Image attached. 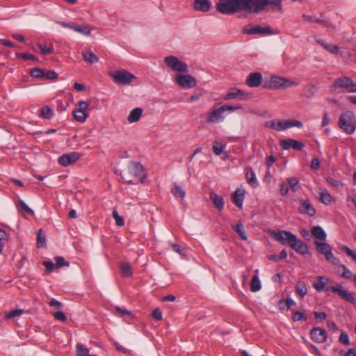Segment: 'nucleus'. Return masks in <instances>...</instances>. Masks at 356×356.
Segmentation results:
<instances>
[{
  "instance_id": "1",
  "label": "nucleus",
  "mask_w": 356,
  "mask_h": 356,
  "mask_svg": "<svg viewBox=\"0 0 356 356\" xmlns=\"http://www.w3.org/2000/svg\"><path fill=\"white\" fill-rule=\"evenodd\" d=\"M270 6L273 11H282V0H218L216 10L223 15H233L240 11L258 13Z\"/></svg>"
},
{
  "instance_id": "2",
  "label": "nucleus",
  "mask_w": 356,
  "mask_h": 356,
  "mask_svg": "<svg viewBox=\"0 0 356 356\" xmlns=\"http://www.w3.org/2000/svg\"><path fill=\"white\" fill-rule=\"evenodd\" d=\"M270 236L282 245H289V247L296 252L306 255L309 254V248L307 244L303 243L300 239L291 232L282 230L276 232L275 230L270 231Z\"/></svg>"
},
{
  "instance_id": "3",
  "label": "nucleus",
  "mask_w": 356,
  "mask_h": 356,
  "mask_svg": "<svg viewBox=\"0 0 356 356\" xmlns=\"http://www.w3.org/2000/svg\"><path fill=\"white\" fill-rule=\"evenodd\" d=\"M338 125L346 134H353L356 129L354 113L351 111L341 113L339 116Z\"/></svg>"
},
{
  "instance_id": "4",
  "label": "nucleus",
  "mask_w": 356,
  "mask_h": 356,
  "mask_svg": "<svg viewBox=\"0 0 356 356\" xmlns=\"http://www.w3.org/2000/svg\"><path fill=\"white\" fill-rule=\"evenodd\" d=\"M314 244L316 247V252L323 255L327 261L331 262L335 266L339 264V260L332 254V247L329 243L323 241H315Z\"/></svg>"
},
{
  "instance_id": "5",
  "label": "nucleus",
  "mask_w": 356,
  "mask_h": 356,
  "mask_svg": "<svg viewBox=\"0 0 356 356\" xmlns=\"http://www.w3.org/2000/svg\"><path fill=\"white\" fill-rule=\"evenodd\" d=\"M108 74L116 83L123 86L129 84L136 78L133 74L124 70L111 72Z\"/></svg>"
},
{
  "instance_id": "6",
  "label": "nucleus",
  "mask_w": 356,
  "mask_h": 356,
  "mask_svg": "<svg viewBox=\"0 0 356 356\" xmlns=\"http://www.w3.org/2000/svg\"><path fill=\"white\" fill-rule=\"evenodd\" d=\"M164 62L167 66L170 67L173 71L187 73L188 72V65L179 60L175 56H168L164 58Z\"/></svg>"
},
{
  "instance_id": "7",
  "label": "nucleus",
  "mask_w": 356,
  "mask_h": 356,
  "mask_svg": "<svg viewBox=\"0 0 356 356\" xmlns=\"http://www.w3.org/2000/svg\"><path fill=\"white\" fill-rule=\"evenodd\" d=\"M251 277L250 282V289L252 292L259 291L261 288V283L259 279V272L258 269L252 271L248 269L243 273V282H245L248 277Z\"/></svg>"
},
{
  "instance_id": "8",
  "label": "nucleus",
  "mask_w": 356,
  "mask_h": 356,
  "mask_svg": "<svg viewBox=\"0 0 356 356\" xmlns=\"http://www.w3.org/2000/svg\"><path fill=\"white\" fill-rule=\"evenodd\" d=\"M243 33L248 35H271L275 32L270 26L261 27L254 26L252 24H248L243 28Z\"/></svg>"
},
{
  "instance_id": "9",
  "label": "nucleus",
  "mask_w": 356,
  "mask_h": 356,
  "mask_svg": "<svg viewBox=\"0 0 356 356\" xmlns=\"http://www.w3.org/2000/svg\"><path fill=\"white\" fill-rule=\"evenodd\" d=\"M175 81L179 86L185 89L194 88L197 85L196 79L190 74H177L175 77Z\"/></svg>"
},
{
  "instance_id": "10",
  "label": "nucleus",
  "mask_w": 356,
  "mask_h": 356,
  "mask_svg": "<svg viewBox=\"0 0 356 356\" xmlns=\"http://www.w3.org/2000/svg\"><path fill=\"white\" fill-rule=\"evenodd\" d=\"M225 109L222 106H213L211 111L207 113L205 120L207 123H216L224 120L222 114Z\"/></svg>"
},
{
  "instance_id": "11",
  "label": "nucleus",
  "mask_w": 356,
  "mask_h": 356,
  "mask_svg": "<svg viewBox=\"0 0 356 356\" xmlns=\"http://www.w3.org/2000/svg\"><path fill=\"white\" fill-rule=\"evenodd\" d=\"M313 286L319 292L330 291L333 293V289L337 288V286L332 285L330 280L323 276L318 277V280L313 283Z\"/></svg>"
},
{
  "instance_id": "12",
  "label": "nucleus",
  "mask_w": 356,
  "mask_h": 356,
  "mask_svg": "<svg viewBox=\"0 0 356 356\" xmlns=\"http://www.w3.org/2000/svg\"><path fill=\"white\" fill-rule=\"evenodd\" d=\"M57 23L64 28L70 29L86 36L90 35L91 32L90 28L86 24L78 25L74 22L67 23L65 22H58Z\"/></svg>"
},
{
  "instance_id": "13",
  "label": "nucleus",
  "mask_w": 356,
  "mask_h": 356,
  "mask_svg": "<svg viewBox=\"0 0 356 356\" xmlns=\"http://www.w3.org/2000/svg\"><path fill=\"white\" fill-rule=\"evenodd\" d=\"M351 85L352 79L350 77L342 76L337 79L330 86V88L332 91H334L337 88H340L350 92Z\"/></svg>"
},
{
  "instance_id": "14",
  "label": "nucleus",
  "mask_w": 356,
  "mask_h": 356,
  "mask_svg": "<svg viewBox=\"0 0 356 356\" xmlns=\"http://www.w3.org/2000/svg\"><path fill=\"white\" fill-rule=\"evenodd\" d=\"M80 156L81 154L76 152H72L60 156L58 159V162L62 166H67L79 160Z\"/></svg>"
},
{
  "instance_id": "15",
  "label": "nucleus",
  "mask_w": 356,
  "mask_h": 356,
  "mask_svg": "<svg viewBox=\"0 0 356 356\" xmlns=\"http://www.w3.org/2000/svg\"><path fill=\"white\" fill-rule=\"evenodd\" d=\"M310 336L313 341L316 343H323L327 340L326 331L321 327H316L311 330Z\"/></svg>"
},
{
  "instance_id": "16",
  "label": "nucleus",
  "mask_w": 356,
  "mask_h": 356,
  "mask_svg": "<svg viewBox=\"0 0 356 356\" xmlns=\"http://www.w3.org/2000/svg\"><path fill=\"white\" fill-rule=\"evenodd\" d=\"M249 98L248 93H245L243 90L237 88H234L228 92L223 97L225 100L230 99H238V100H245Z\"/></svg>"
},
{
  "instance_id": "17",
  "label": "nucleus",
  "mask_w": 356,
  "mask_h": 356,
  "mask_svg": "<svg viewBox=\"0 0 356 356\" xmlns=\"http://www.w3.org/2000/svg\"><path fill=\"white\" fill-rule=\"evenodd\" d=\"M280 145L284 149H289L292 147L298 151L302 150L305 147V144L303 143L291 138L282 140L280 141Z\"/></svg>"
},
{
  "instance_id": "18",
  "label": "nucleus",
  "mask_w": 356,
  "mask_h": 356,
  "mask_svg": "<svg viewBox=\"0 0 356 356\" xmlns=\"http://www.w3.org/2000/svg\"><path fill=\"white\" fill-rule=\"evenodd\" d=\"M298 211L300 213L307 214L309 216H314L316 213L315 208L307 200H300Z\"/></svg>"
},
{
  "instance_id": "19",
  "label": "nucleus",
  "mask_w": 356,
  "mask_h": 356,
  "mask_svg": "<svg viewBox=\"0 0 356 356\" xmlns=\"http://www.w3.org/2000/svg\"><path fill=\"white\" fill-rule=\"evenodd\" d=\"M302 19L308 22H315L316 24H319L325 27H329L330 26V22L328 19H327L323 13H321L320 17H316L314 16L307 15L304 14L302 15Z\"/></svg>"
},
{
  "instance_id": "20",
  "label": "nucleus",
  "mask_w": 356,
  "mask_h": 356,
  "mask_svg": "<svg viewBox=\"0 0 356 356\" xmlns=\"http://www.w3.org/2000/svg\"><path fill=\"white\" fill-rule=\"evenodd\" d=\"M262 81V74L260 72L250 73L247 79L246 84L251 88H256L261 85Z\"/></svg>"
},
{
  "instance_id": "21",
  "label": "nucleus",
  "mask_w": 356,
  "mask_h": 356,
  "mask_svg": "<svg viewBox=\"0 0 356 356\" xmlns=\"http://www.w3.org/2000/svg\"><path fill=\"white\" fill-rule=\"evenodd\" d=\"M144 170L143 166L138 162L131 161L128 165V172L131 176L138 177Z\"/></svg>"
},
{
  "instance_id": "22",
  "label": "nucleus",
  "mask_w": 356,
  "mask_h": 356,
  "mask_svg": "<svg viewBox=\"0 0 356 356\" xmlns=\"http://www.w3.org/2000/svg\"><path fill=\"white\" fill-rule=\"evenodd\" d=\"M333 293H337L341 298L351 304H355L356 302L355 293H349L343 289H339L338 287L333 289Z\"/></svg>"
},
{
  "instance_id": "23",
  "label": "nucleus",
  "mask_w": 356,
  "mask_h": 356,
  "mask_svg": "<svg viewBox=\"0 0 356 356\" xmlns=\"http://www.w3.org/2000/svg\"><path fill=\"white\" fill-rule=\"evenodd\" d=\"M245 196V191L241 188H237L232 195L233 202L236 206L241 209Z\"/></svg>"
},
{
  "instance_id": "24",
  "label": "nucleus",
  "mask_w": 356,
  "mask_h": 356,
  "mask_svg": "<svg viewBox=\"0 0 356 356\" xmlns=\"http://www.w3.org/2000/svg\"><path fill=\"white\" fill-rule=\"evenodd\" d=\"M193 8L201 12H208L211 9V3L209 0H194Z\"/></svg>"
},
{
  "instance_id": "25",
  "label": "nucleus",
  "mask_w": 356,
  "mask_h": 356,
  "mask_svg": "<svg viewBox=\"0 0 356 356\" xmlns=\"http://www.w3.org/2000/svg\"><path fill=\"white\" fill-rule=\"evenodd\" d=\"M311 234L316 239L321 241H325L326 240L327 234L319 225L312 227L311 229Z\"/></svg>"
},
{
  "instance_id": "26",
  "label": "nucleus",
  "mask_w": 356,
  "mask_h": 356,
  "mask_svg": "<svg viewBox=\"0 0 356 356\" xmlns=\"http://www.w3.org/2000/svg\"><path fill=\"white\" fill-rule=\"evenodd\" d=\"M318 90L317 86L312 83L305 85L301 92V96L307 98L312 97Z\"/></svg>"
},
{
  "instance_id": "27",
  "label": "nucleus",
  "mask_w": 356,
  "mask_h": 356,
  "mask_svg": "<svg viewBox=\"0 0 356 356\" xmlns=\"http://www.w3.org/2000/svg\"><path fill=\"white\" fill-rule=\"evenodd\" d=\"M283 76H273L270 78L268 86L266 85L264 87L271 89H281L283 88Z\"/></svg>"
},
{
  "instance_id": "28",
  "label": "nucleus",
  "mask_w": 356,
  "mask_h": 356,
  "mask_svg": "<svg viewBox=\"0 0 356 356\" xmlns=\"http://www.w3.org/2000/svg\"><path fill=\"white\" fill-rule=\"evenodd\" d=\"M209 196L215 207L218 209V211H221L223 209L225 204L222 197L213 192L210 193Z\"/></svg>"
},
{
  "instance_id": "29",
  "label": "nucleus",
  "mask_w": 356,
  "mask_h": 356,
  "mask_svg": "<svg viewBox=\"0 0 356 356\" xmlns=\"http://www.w3.org/2000/svg\"><path fill=\"white\" fill-rule=\"evenodd\" d=\"M245 178L247 182L253 188H255L258 185L255 174L252 168L250 166L247 167L246 168Z\"/></svg>"
},
{
  "instance_id": "30",
  "label": "nucleus",
  "mask_w": 356,
  "mask_h": 356,
  "mask_svg": "<svg viewBox=\"0 0 356 356\" xmlns=\"http://www.w3.org/2000/svg\"><path fill=\"white\" fill-rule=\"evenodd\" d=\"M296 293L302 299L307 293V287L306 284L302 281H298L295 286Z\"/></svg>"
},
{
  "instance_id": "31",
  "label": "nucleus",
  "mask_w": 356,
  "mask_h": 356,
  "mask_svg": "<svg viewBox=\"0 0 356 356\" xmlns=\"http://www.w3.org/2000/svg\"><path fill=\"white\" fill-rule=\"evenodd\" d=\"M171 193L176 198H180L183 200L186 195L185 191L182 187L178 185L177 183H173L171 188Z\"/></svg>"
},
{
  "instance_id": "32",
  "label": "nucleus",
  "mask_w": 356,
  "mask_h": 356,
  "mask_svg": "<svg viewBox=\"0 0 356 356\" xmlns=\"http://www.w3.org/2000/svg\"><path fill=\"white\" fill-rule=\"evenodd\" d=\"M114 314L115 316L123 318L124 319L132 318L134 317L132 313L130 311L124 308H121L118 306L115 307Z\"/></svg>"
},
{
  "instance_id": "33",
  "label": "nucleus",
  "mask_w": 356,
  "mask_h": 356,
  "mask_svg": "<svg viewBox=\"0 0 356 356\" xmlns=\"http://www.w3.org/2000/svg\"><path fill=\"white\" fill-rule=\"evenodd\" d=\"M142 113H143V110H142V108H140L139 107L133 109L130 112V113L127 118L128 121L130 123L138 122L142 115Z\"/></svg>"
},
{
  "instance_id": "34",
  "label": "nucleus",
  "mask_w": 356,
  "mask_h": 356,
  "mask_svg": "<svg viewBox=\"0 0 356 356\" xmlns=\"http://www.w3.org/2000/svg\"><path fill=\"white\" fill-rule=\"evenodd\" d=\"M82 56L86 62L90 64H93L99 61V57L92 51H83Z\"/></svg>"
},
{
  "instance_id": "35",
  "label": "nucleus",
  "mask_w": 356,
  "mask_h": 356,
  "mask_svg": "<svg viewBox=\"0 0 356 356\" xmlns=\"http://www.w3.org/2000/svg\"><path fill=\"white\" fill-rule=\"evenodd\" d=\"M232 227L243 240H247L248 236L241 222H239L235 225H232Z\"/></svg>"
},
{
  "instance_id": "36",
  "label": "nucleus",
  "mask_w": 356,
  "mask_h": 356,
  "mask_svg": "<svg viewBox=\"0 0 356 356\" xmlns=\"http://www.w3.org/2000/svg\"><path fill=\"white\" fill-rule=\"evenodd\" d=\"M37 247L38 248H44L46 246V236L42 233V229H40L37 232Z\"/></svg>"
},
{
  "instance_id": "37",
  "label": "nucleus",
  "mask_w": 356,
  "mask_h": 356,
  "mask_svg": "<svg viewBox=\"0 0 356 356\" xmlns=\"http://www.w3.org/2000/svg\"><path fill=\"white\" fill-rule=\"evenodd\" d=\"M37 47L38 48V50L43 55H47L53 53L54 51V47L51 44H42L38 43L37 44Z\"/></svg>"
},
{
  "instance_id": "38",
  "label": "nucleus",
  "mask_w": 356,
  "mask_h": 356,
  "mask_svg": "<svg viewBox=\"0 0 356 356\" xmlns=\"http://www.w3.org/2000/svg\"><path fill=\"white\" fill-rule=\"evenodd\" d=\"M73 115L77 122H84L88 117V113L74 109L73 111Z\"/></svg>"
},
{
  "instance_id": "39",
  "label": "nucleus",
  "mask_w": 356,
  "mask_h": 356,
  "mask_svg": "<svg viewBox=\"0 0 356 356\" xmlns=\"http://www.w3.org/2000/svg\"><path fill=\"white\" fill-rule=\"evenodd\" d=\"M317 42L332 54H337L339 52V48L336 45L325 43L320 40H317Z\"/></svg>"
},
{
  "instance_id": "40",
  "label": "nucleus",
  "mask_w": 356,
  "mask_h": 356,
  "mask_svg": "<svg viewBox=\"0 0 356 356\" xmlns=\"http://www.w3.org/2000/svg\"><path fill=\"white\" fill-rule=\"evenodd\" d=\"M339 248L341 252H344L348 257L356 262V251L353 250L348 246L343 245H340Z\"/></svg>"
},
{
  "instance_id": "41",
  "label": "nucleus",
  "mask_w": 356,
  "mask_h": 356,
  "mask_svg": "<svg viewBox=\"0 0 356 356\" xmlns=\"http://www.w3.org/2000/svg\"><path fill=\"white\" fill-rule=\"evenodd\" d=\"M287 182L293 192L298 191L301 188L299 184V180L295 177H289Z\"/></svg>"
},
{
  "instance_id": "42",
  "label": "nucleus",
  "mask_w": 356,
  "mask_h": 356,
  "mask_svg": "<svg viewBox=\"0 0 356 356\" xmlns=\"http://www.w3.org/2000/svg\"><path fill=\"white\" fill-rule=\"evenodd\" d=\"M17 208L19 212L29 213L30 215H33L34 211L29 208L26 203L23 200H19L17 203Z\"/></svg>"
},
{
  "instance_id": "43",
  "label": "nucleus",
  "mask_w": 356,
  "mask_h": 356,
  "mask_svg": "<svg viewBox=\"0 0 356 356\" xmlns=\"http://www.w3.org/2000/svg\"><path fill=\"white\" fill-rule=\"evenodd\" d=\"M76 356H87L89 355V349L81 343L76 345Z\"/></svg>"
},
{
  "instance_id": "44",
  "label": "nucleus",
  "mask_w": 356,
  "mask_h": 356,
  "mask_svg": "<svg viewBox=\"0 0 356 356\" xmlns=\"http://www.w3.org/2000/svg\"><path fill=\"white\" fill-rule=\"evenodd\" d=\"M41 115L45 119H51L54 116V111L49 106L45 105L41 108Z\"/></svg>"
},
{
  "instance_id": "45",
  "label": "nucleus",
  "mask_w": 356,
  "mask_h": 356,
  "mask_svg": "<svg viewBox=\"0 0 356 356\" xmlns=\"http://www.w3.org/2000/svg\"><path fill=\"white\" fill-rule=\"evenodd\" d=\"M291 319L294 322L306 321L307 320V317L304 314L303 312L297 311L293 313Z\"/></svg>"
},
{
  "instance_id": "46",
  "label": "nucleus",
  "mask_w": 356,
  "mask_h": 356,
  "mask_svg": "<svg viewBox=\"0 0 356 356\" xmlns=\"http://www.w3.org/2000/svg\"><path fill=\"white\" fill-rule=\"evenodd\" d=\"M276 131H282L291 128V124L287 122V120L275 121Z\"/></svg>"
},
{
  "instance_id": "47",
  "label": "nucleus",
  "mask_w": 356,
  "mask_h": 356,
  "mask_svg": "<svg viewBox=\"0 0 356 356\" xmlns=\"http://www.w3.org/2000/svg\"><path fill=\"white\" fill-rule=\"evenodd\" d=\"M30 74L32 77L43 79L44 78V71L39 67L33 69Z\"/></svg>"
},
{
  "instance_id": "48",
  "label": "nucleus",
  "mask_w": 356,
  "mask_h": 356,
  "mask_svg": "<svg viewBox=\"0 0 356 356\" xmlns=\"http://www.w3.org/2000/svg\"><path fill=\"white\" fill-rule=\"evenodd\" d=\"M112 216L115 220V225L119 227H122L124 225V219L122 216L118 214L116 209H113L112 212Z\"/></svg>"
},
{
  "instance_id": "49",
  "label": "nucleus",
  "mask_w": 356,
  "mask_h": 356,
  "mask_svg": "<svg viewBox=\"0 0 356 356\" xmlns=\"http://www.w3.org/2000/svg\"><path fill=\"white\" fill-rule=\"evenodd\" d=\"M225 149V145L218 143V141H215L213 145V150L216 155L219 156L222 154Z\"/></svg>"
},
{
  "instance_id": "50",
  "label": "nucleus",
  "mask_w": 356,
  "mask_h": 356,
  "mask_svg": "<svg viewBox=\"0 0 356 356\" xmlns=\"http://www.w3.org/2000/svg\"><path fill=\"white\" fill-rule=\"evenodd\" d=\"M320 200L325 204H329L331 203L332 200V197L330 194L327 193H320Z\"/></svg>"
},
{
  "instance_id": "51",
  "label": "nucleus",
  "mask_w": 356,
  "mask_h": 356,
  "mask_svg": "<svg viewBox=\"0 0 356 356\" xmlns=\"http://www.w3.org/2000/svg\"><path fill=\"white\" fill-rule=\"evenodd\" d=\"M23 313H24V310H22V309H13L11 311H10L9 312H8L6 314L5 317L7 319L13 318H15L16 316H20Z\"/></svg>"
},
{
  "instance_id": "52",
  "label": "nucleus",
  "mask_w": 356,
  "mask_h": 356,
  "mask_svg": "<svg viewBox=\"0 0 356 356\" xmlns=\"http://www.w3.org/2000/svg\"><path fill=\"white\" fill-rule=\"evenodd\" d=\"M55 267H62L64 266H70V263L68 261H65L64 257H55Z\"/></svg>"
},
{
  "instance_id": "53",
  "label": "nucleus",
  "mask_w": 356,
  "mask_h": 356,
  "mask_svg": "<svg viewBox=\"0 0 356 356\" xmlns=\"http://www.w3.org/2000/svg\"><path fill=\"white\" fill-rule=\"evenodd\" d=\"M339 341L346 346L350 344L349 336L346 332H342L339 336Z\"/></svg>"
},
{
  "instance_id": "54",
  "label": "nucleus",
  "mask_w": 356,
  "mask_h": 356,
  "mask_svg": "<svg viewBox=\"0 0 356 356\" xmlns=\"http://www.w3.org/2000/svg\"><path fill=\"white\" fill-rule=\"evenodd\" d=\"M88 106H89V104L88 102H86L85 101H80L77 104L75 109L78 110V111H83L84 113H87V111L88 110Z\"/></svg>"
},
{
  "instance_id": "55",
  "label": "nucleus",
  "mask_w": 356,
  "mask_h": 356,
  "mask_svg": "<svg viewBox=\"0 0 356 356\" xmlns=\"http://www.w3.org/2000/svg\"><path fill=\"white\" fill-rule=\"evenodd\" d=\"M326 181L330 184L332 185V186H334V188H338L341 186H343V184L339 181V180H337L332 177H328L326 178Z\"/></svg>"
},
{
  "instance_id": "56",
  "label": "nucleus",
  "mask_w": 356,
  "mask_h": 356,
  "mask_svg": "<svg viewBox=\"0 0 356 356\" xmlns=\"http://www.w3.org/2000/svg\"><path fill=\"white\" fill-rule=\"evenodd\" d=\"M172 250L179 253V254L181 255H184L186 252V250L185 248L182 247L181 245L179 244H177V243H175V244H172Z\"/></svg>"
},
{
  "instance_id": "57",
  "label": "nucleus",
  "mask_w": 356,
  "mask_h": 356,
  "mask_svg": "<svg viewBox=\"0 0 356 356\" xmlns=\"http://www.w3.org/2000/svg\"><path fill=\"white\" fill-rule=\"evenodd\" d=\"M343 271L342 273H341V276L342 277H344L346 279L351 280H353L354 279V277H355L356 274H353L349 268H343Z\"/></svg>"
},
{
  "instance_id": "58",
  "label": "nucleus",
  "mask_w": 356,
  "mask_h": 356,
  "mask_svg": "<svg viewBox=\"0 0 356 356\" xmlns=\"http://www.w3.org/2000/svg\"><path fill=\"white\" fill-rule=\"evenodd\" d=\"M283 83V89L288 88L291 86H296L298 85V83L291 81L289 79L286 77H284Z\"/></svg>"
},
{
  "instance_id": "59",
  "label": "nucleus",
  "mask_w": 356,
  "mask_h": 356,
  "mask_svg": "<svg viewBox=\"0 0 356 356\" xmlns=\"http://www.w3.org/2000/svg\"><path fill=\"white\" fill-rule=\"evenodd\" d=\"M113 346H115V349L120 352V353H124V354H126L129 352L128 349H127L125 347H124L123 346H122L121 344H120V343H118V341H113Z\"/></svg>"
},
{
  "instance_id": "60",
  "label": "nucleus",
  "mask_w": 356,
  "mask_h": 356,
  "mask_svg": "<svg viewBox=\"0 0 356 356\" xmlns=\"http://www.w3.org/2000/svg\"><path fill=\"white\" fill-rule=\"evenodd\" d=\"M53 316H54L55 319H56L58 321H62V322H65L67 321V319L66 315L63 312H55L53 314Z\"/></svg>"
},
{
  "instance_id": "61",
  "label": "nucleus",
  "mask_w": 356,
  "mask_h": 356,
  "mask_svg": "<svg viewBox=\"0 0 356 356\" xmlns=\"http://www.w3.org/2000/svg\"><path fill=\"white\" fill-rule=\"evenodd\" d=\"M339 355L341 356H356V348H350L346 352H344L343 350H341L339 351Z\"/></svg>"
},
{
  "instance_id": "62",
  "label": "nucleus",
  "mask_w": 356,
  "mask_h": 356,
  "mask_svg": "<svg viewBox=\"0 0 356 356\" xmlns=\"http://www.w3.org/2000/svg\"><path fill=\"white\" fill-rule=\"evenodd\" d=\"M58 77V74L55 71L44 72V78L43 79L54 80Z\"/></svg>"
},
{
  "instance_id": "63",
  "label": "nucleus",
  "mask_w": 356,
  "mask_h": 356,
  "mask_svg": "<svg viewBox=\"0 0 356 356\" xmlns=\"http://www.w3.org/2000/svg\"><path fill=\"white\" fill-rule=\"evenodd\" d=\"M152 316L154 319L160 321L162 319V312L159 308H156L152 311Z\"/></svg>"
},
{
  "instance_id": "64",
  "label": "nucleus",
  "mask_w": 356,
  "mask_h": 356,
  "mask_svg": "<svg viewBox=\"0 0 356 356\" xmlns=\"http://www.w3.org/2000/svg\"><path fill=\"white\" fill-rule=\"evenodd\" d=\"M300 235L307 241H310L311 240V238H312V234H311V231H308L307 229H301L300 230Z\"/></svg>"
}]
</instances>
